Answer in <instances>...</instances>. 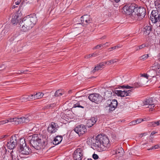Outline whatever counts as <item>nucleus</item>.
<instances>
[{
  "mask_svg": "<svg viewBox=\"0 0 160 160\" xmlns=\"http://www.w3.org/2000/svg\"><path fill=\"white\" fill-rule=\"evenodd\" d=\"M20 19V18H19V16L18 14L14 15L12 19V23L13 24H17L18 22Z\"/></svg>",
  "mask_w": 160,
  "mask_h": 160,
  "instance_id": "nucleus-24",
  "label": "nucleus"
},
{
  "mask_svg": "<svg viewBox=\"0 0 160 160\" xmlns=\"http://www.w3.org/2000/svg\"><path fill=\"white\" fill-rule=\"evenodd\" d=\"M137 5L134 3H130L124 7L123 10L126 14L130 15L132 14L133 12L134 13L135 9Z\"/></svg>",
  "mask_w": 160,
  "mask_h": 160,
  "instance_id": "nucleus-6",
  "label": "nucleus"
},
{
  "mask_svg": "<svg viewBox=\"0 0 160 160\" xmlns=\"http://www.w3.org/2000/svg\"><path fill=\"white\" fill-rule=\"evenodd\" d=\"M106 36H103L101 38V39H104L106 38Z\"/></svg>",
  "mask_w": 160,
  "mask_h": 160,
  "instance_id": "nucleus-64",
  "label": "nucleus"
},
{
  "mask_svg": "<svg viewBox=\"0 0 160 160\" xmlns=\"http://www.w3.org/2000/svg\"><path fill=\"white\" fill-rule=\"evenodd\" d=\"M29 121V118H28L22 117L20 118H17V124L27 123Z\"/></svg>",
  "mask_w": 160,
  "mask_h": 160,
  "instance_id": "nucleus-15",
  "label": "nucleus"
},
{
  "mask_svg": "<svg viewBox=\"0 0 160 160\" xmlns=\"http://www.w3.org/2000/svg\"><path fill=\"white\" fill-rule=\"evenodd\" d=\"M118 105V102L117 100L114 99L113 100L112 102H111L109 106V112L114 110L115 108L117 107Z\"/></svg>",
  "mask_w": 160,
  "mask_h": 160,
  "instance_id": "nucleus-17",
  "label": "nucleus"
},
{
  "mask_svg": "<svg viewBox=\"0 0 160 160\" xmlns=\"http://www.w3.org/2000/svg\"><path fill=\"white\" fill-rule=\"evenodd\" d=\"M107 64V62H101L99 64H98L92 70L93 72H95L96 71H98L99 70L102 69L103 68V67L105 65Z\"/></svg>",
  "mask_w": 160,
  "mask_h": 160,
  "instance_id": "nucleus-19",
  "label": "nucleus"
},
{
  "mask_svg": "<svg viewBox=\"0 0 160 160\" xmlns=\"http://www.w3.org/2000/svg\"><path fill=\"white\" fill-rule=\"evenodd\" d=\"M145 47H146V45L145 44H142L139 46V49L140 50L144 48Z\"/></svg>",
  "mask_w": 160,
  "mask_h": 160,
  "instance_id": "nucleus-52",
  "label": "nucleus"
},
{
  "mask_svg": "<svg viewBox=\"0 0 160 160\" xmlns=\"http://www.w3.org/2000/svg\"><path fill=\"white\" fill-rule=\"evenodd\" d=\"M130 125H135L136 124V122L135 121V120H134L132 121V122H130Z\"/></svg>",
  "mask_w": 160,
  "mask_h": 160,
  "instance_id": "nucleus-51",
  "label": "nucleus"
},
{
  "mask_svg": "<svg viewBox=\"0 0 160 160\" xmlns=\"http://www.w3.org/2000/svg\"><path fill=\"white\" fill-rule=\"evenodd\" d=\"M119 47H118V46H115V47H112V48H109V51H111L112 50H114L115 49H117Z\"/></svg>",
  "mask_w": 160,
  "mask_h": 160,
  "instance_id": "nucleus-50",
  "label": "nucleus"
},
{
  "mask_svg": "<svg viewBox=\"0 0 160 160\" xmlns=\"http://www.w3.org/2000/svg\"><path fill=\"white\" fill-rule=\"evenodd\" d=\"M143 121H144L143 119H138L136 120H135L137 124L140 123Z\"/></svg>",
  "mask_w": 160,
  "mask_h": 160,
  "instance_id": "nucleus-47",
  "label": "nucleus"
},
{
  "mask_svg": "<svg viewBox=\"0 0 160 160\" xmlns=\"http://www.w3.org/2000/svg\"><path fill=\"white\" fill-rule=\"evenodd\" d=\"M156 8L157 9V10H158L159 11V10H160V4L159 5L158 7H157Z\"/></svg>",
  "mask_w": 160,
  "mask_h": 160,
  "instance_id": "nucleus-59",
  "label": "nucleus"
},
{
  "mask_svg": "<svg viewBox=\"0 0 160 160\" xmlns=\"http://www.w3.org/2000/svg\"><path fill=\"white\" fill-rule=\"evenodd\" d=\"M118 60L117 59H113L107 62H107V64L108 65H110L111 64H114V63L117 62Z\"/></svg>",
  "mask_w": 160,
  "mask_h": 160,
  "instance_id": "nucleus-32",
  "label": "nucleus"
},
{
  "mask_svg": "<svg viewBox=\"0 0 160 160\" xmlns=\"http://www.w3.org/2000/svg\"><path fill=\"white\" fill-rule=\"evenodd\" d=\"M74 131L79 134H84L86 132L87 129L85 126L83 124L78 125L74 129Z\"/></svg>",
  "mask_w": 160,
  "mask_h": 160,
  "instance_id": "nucleus-10",
  "label": "nucleus"
},
{
  "mask_svg": "<svg viewBox=\"0 0 160 160\" xmlns=\"http://www.w3.org/2000/svg\"><path fill=\"white\" fill-rule=\"evenodd\" d=\"M62 138L61 136H57L54 138L53 141V144L54 145H58L62 141Z\"/></svg>",
  "mask_w": 160,
  "mask_h": 160,
  "instance_id": "nucleus-22",
  "label": "nucleus"
},
{
  "mask_svg": "<svg viewBox=\"0 0 160 160\" xmlns=\"http://www.w3.org/2000/svg\"><path fill=\"white\" fill-rule=\"evenodd\" d=\"M5 68V67L4 66V65H2V66H0V70H2L4 69Z\"/></svg>",
  "mask_w": 160,
  "mask_h": 160,
  "instance_id": "nucleus-56",
  "label": "nucleus"
},
{
  "mask_svg": "<svg viewBox=\"0 0 160 160\" xmlns=\"http://www.w3.org/2000/svg\"><path fill=\"white\" fill-rule=\"evenodd\" d=\"M152 30L151 27V26H146L143 28L144 34L146 35H148L150 33Z\"/></svg>",
  "mask_w": 160,
  "mask_h": 160,
  "instance_id": "nucleus-25",
  "label": "nucleus"
},
{
  "mask_svg": "<svg viewBox=\"0 0 160 160\" xmlns=\"http://www.w3.org/2000/svg\"><path fill=\"white\" fill-rule=\"evenodd\" d=\"M81 19H84L85 20V22L89 24L92 22V19L90 16L87 15H84L81 17Z\"/></svg>",
  "mask_w": 160,
  "mask_h": 160,
  "instance_id": "nucleus-26",
  "label": "nucleus"
},
{
  "mask_svg": "<svg viewBox=\"0 0 160 160\" xmlns=\"http://www.w3.org/2000/svg\"><path fill=\"white\" fill-rule=\"evenodd\" d=\"M148 57V54L144 55L140 57V58L141 60H144L146 59Z\"/></svg>",
  "mask_w": 160,
  "mask_h": 160,
  "instance_id": "nucleus-38",
  "label": "nucleus"
},
{
  "mask_svg": "<svg viewBox=\"0 0 160 160\" xmlns=\"http://www.w3.org/2000/svg\"><path fill=\"white\" fill-rule=\"evenodd\" d=\"M18 149L19 152L21 153V155L22 154L27 155L30 152V149L26 145L24 147L18 148Z\"/></svg>",
  "mask_w": 160,
  "mask_h": 160,
  "instance_id": "nucleus-13",
  "label": "nucleus"
},
{
  "mask_svg": "<svg viewBox=\"0 0 160 160\" xmlns=\"http://www.w3.org/2000/svg\"><path fill=\"white\" fill-rule=\"evenodd\" d=\"M108 138L105 136L98 135L96 138L95 145L100 151L106 150L110 146Z\"/></svg>",
  "mask_w": 160,
  "mask_h": 160,
  "instance_id": "nucleus-3",
  "label": "nucleus"
},
{
  "mask_svg": "<svg viewBox=\"0 0 160 160\" xmlns=\"http://www.w3.org/2000/svg\"><path fill=\"white\" fill-rule=\"evenodd\" d=\"M84 108V105L82 103V101H79L77 102L76 104H74L73 105V108Z\"/></svg>",
  "mask_w": 160,
  "mask_h": 160,
  "instance_id": "nucleus-28",
  "label": "nucleus"
},
{
  "mask_svg": "<svg viewBox=\"0 0 160 160\" xmlns=\"http://www.w3.org/2000/svg\"><path fill=\"white\" fill-rule=\"evenodd\" d=\"M20 3V1H18L17 2H15L16 5H19Z\"/></svg>",
  "mask_w": 160,
  "mask_h": 160,
  "instance_id": "nucleus-61",
  "label": "nucleus"
},
{
  "mask_svg": "<svg viewBox=\"0 0 160 160\" xmlns=\"http://www.w3.org/2000/svg\"><path fill=\"white\" fill-rule=\"evenodd\" d=\"M146 9L145 8L140 7H137L135 9L134 13L132 14V16L135 15L134 18L136 20H141L145 17L146 15Z\"/></svg>",
  "mask_w": 160,
  "mask_h": 160,
  "instance_id": "nucleus-4",
  "label": "nucleus"
},
{
  "mask_svg": "<svg viewBox=\"0 0 160 160\" xmlns=\"http://www.w3.org/2000/svg\"><path fill=\"white\" fill-rule=\"evenodd\" d=\"M152 127H156V122H152Z\"/></svg>",
  "mask_w": 160,
  "mask_h": 160,
  "instance_id": "nucleus-55",
  "label": "nucleus"
},
{
  "mask_svg": "<svg viewBox=\"0 0 160 160\" xmlns=\"http://www.w3.org/2000/svg\"><path fill=\"white\" fill-rule=\"evenodd\" d=\"M61 91L60 90H58L56 91L55 93V96L58 97L62 95V93L61 92Z\"/></svg>",
  "mask_w": 160,
  "mask_h": 160,
  "instance_id": "nucleus-35",
  "label": "nucleus"
},
{
  "mask_svg": "<svg viewBox=\"0 0 160 160\" xmlns=\"http://www.w3.org/2000/svg\"><path fill=\"white\" fill-rule=\"evenodd\" d=\"M147 73H148V76L151 78H154L156 76L160 75V74H158V73L151 68L150 70L147 72Z\"/></svg>",
  "mask_w": 160,
  "mask_h": 160,
  "instance_id": "nucleus-20",
  "label": "nucleus"
},
{
  "mask_svg": "<svg viewBox=\"0 0 160 160\" xmlns=\"http://www.w3.org/2000/svg\"><path fill=\"white\" fill-rule=\"evenodd\" d=\"M37 20L36 16H30L24 18L19 23L20 27L23 31L31 29L36 24Z\"/></svg>",
  "mask_w": 160,
  "mask_h": 160,
  "instance_id": "nucleus-2",
  "label": "nucleus"
},
{
  "mask_svg": "<svg viewBox=\"0 0 160 160\" xmlns=\"http://www.w3.org/2000/svg\"><path fill=\"white\" fill-rule=\"evenodd\" d=\"M157 101L155 99L153 98H151L148 99H146L143 101L144 105H148V108H149V111H152V109L153 108L155 105L154 104L156 103Z\"/></svg>",
  "mask_w": 160,
  "mask_h": 160,
  "instance_id": "nucleus-7",
  "label": "nucleus"
},
{
  "mask_svg": "<svg viewBox=\"0 0 160 160\" xmlns=\"http://www.w3.org/2000/svg\"><path fill=\"white\" fill-rule=\"evenodd\" d=\"M11 156L12 160H20V157H21V155H18V153L16 152H14L12 151L11 152Z\"/></svg>",
  "mask_w": 160,
  "mask_h": 160,
  "instance_id": "nucleus-23",
  "label": "nucleus"
},
{
  "mask_svg": "<svg viewBox=\"0 0 160 160\" xmlns=\"http://www.w3.org/2000/svg\"><path fill=\"white\" fill-rule=\"evenodd\" d=\"M19 148H20L26 145L25 143V140L24 138H21L19 139Z\"/></svg>",
  "mask_w": 160,
  "mask_h": 160,
  "instance_id": "nucleus-29",
  "label": "nucleus"
},
{
  "mask_svg": "<svg viewBox=\"0 0 160 160\" xmlns=\"http://www.w3.org/2000/svg\"><path fill=\"white\" fill-rule=\"evenodd\" d=\"M29 96H30L29 100H30L31 99L35 100L37 99L36 98V97L35 94H31Z\"/></svg>",
  "mask_w": 160,
  "mask_h": 160,
  "instance_id": "nucleus-42",
  "label": "nucleus"
},
{
  "mask_svg": "<svg viewBox=\"0 0 160 160\" xmlns=\"http://www.w3.org/2000/svg\"><path fill=\"white\" fill-rule=\"evenodd\" d=\"M150 68L157 72L158 74L160 75V64L158 62H155Z\"/></svg>",
  "mask_w": 160,
  "mask_h": 160,
  "instance_id": "nucleus-18",
  "label": "nucleus"
},
{
  "mask_svg": "<svg viewBox=\"0 0 160 160\" xmlns=\"http://www.w3.org/2000/svg\"><path fill=\"white\" fill-rule=\"evenodd\" d=\"M115 93L118 96H120L121 97H124L128 96V93L126 92L125 90H115Z\"/></svg>",
  "mask_w": 160,
  "mask_h": 160,
  "instance_id": "nucleus-21",
  "label": "nucleus"
},
{
  "mask_svg": "<svg viewBox=\"0 0 160 160\" xmlns=\"http://www.w3.org/2000/svg\"><path fill=\"white\" fill-rule=\"evenodd\" d=\"M160 12L158 10H153L151 14V20L152 22L156 23L160 20Z\"/></svg>",
  "mask_w": 160,
  "mask_h": 160,
  "instance_id": "nucleus-9",
  "label": "nucleus"
},
{
  "mask_svg": "<svg viewBox=\"0 0 160 160\" xmlns=\"http://www.w3.org/2000/svg\"><path fill=\"white\" fill-rule=\"evenodd\" d=\"M157 132H152L151 134V135H153L155 133H157Z\"/></svg>",
  "mask_w": 160,
  "mask_h": 160,
  "instance_id": "nucleus-62",
  "label": "nucleus"
},
{
  "mask_svg": "<svg viewBox=\"0 0 160 160\" xmlns=\"http://www.w3.org/2000/svg\"><path fill=\"white\" fill-rule=\"evenodd\" d=\"M160 4V0H156L154 2V4L156 8L158 7L159 5Z\"/></svg>",
  "mask_w": 160,
  "mask_h": 160,
  "instance_id": "nucleus-41",
  "label": "nucleus"
},
{
  "mask_svg": "<svg viewBox=\"0 0 160 160\" xmlns=\"http://www.w3.org/2000/svg\"><path fill=\"white\" fill-rule=\"evenodd\" d=\"M141 76L146 78L147 79H148V77H149V76H148V73L147 74L144 73L141 74Z\"/></svg>",
  "mask_w": 160,
  "mask_h": 160,
  "instance_id": "nucleus-45",
  "label": "nucleus"
},
{
  "mask_svg": "<svg viewBox=\"0 0 160 160\" xmlns=\"http://www.w3.org/2000/svg\"><path fill=\"white\" fill-rule=\"evenodd\" d=\"M74 28H75V31L77 32V33H76L77 35L79 34L80 33L83 32V29L82 28L83 26L80 22L79 23L74 25Z\"/></svg>",
  "mask_w": 160,
  "mask_h": 160,
  "instance_id": "nucleus-14",
  "label": "nucleus"
},
{
  "mask_svg": "<svg viewBox=\"0 0 160 160\" xmlns=\"http://www.w3.org/2000/svg\"><path fill=\"white\" fill-rule=\"evenodd\" d=\"M89 99L92 102L96 103H99L102 101V97L98 93H92L88 96Z\"/></svg>",
  "mask_w": 160,
  "mask_h": 160,
  "instance_id": "nucleus-8",
  "label": "nucleus"
},
{
  "mask_svg": "<svg viewBox=\"0 0 160 160\" xmlns=\"http://www.w3.org/2000/svg\"><path fill=\"white\" fill-rule=\"evenodd\" d=\"M113 151L115 152L116 154L118 155V156H121L123 155L124 150L122 147H120L116 151L114 150Z\"/></svg>",
  "mask_w": 160,
  "mask_h": 160,
  "instance_id": "nucleus-27",
  "label": "nucleus"
},
{
  "mask_svg": "<svg viewBox=\"0 0 160 160\" xmlns=\"http://www.w3.org/2000/svg\"><path fill=\"white\" fill-rule=\"evenodd\" d=\"M19 138L17 134L12 136L9 141L7 142V145L8 148L10 149H13L15 148L18 144Z\"/></svg>",
  "mask_w": 160,
  "mask_h": 160,
  "instance_id": "nucleus-5",
  "label": "nucleus"
},
{
  "mask_svg": "<svg viewBox=\"0 0 160 160\" xmlns=\"http://www.w3.org/2000/svg\"><path fill=\"white\" fill-rule=\"evenodd\" d=\"M80 22L82 25L83 26H85L86 25H87L88 24V23L87 22H85V20L84 19H81V17L80 18Z\"/></svg>",
  "mask_w": 160,
  "mask_h": 160,
  "instance_id": "nucleus-36",
  "label": "nucleus"
},
{
  "mask_svg": "<svg viewBox=\"0 0 160 160\" xmlns=\"http://www.w3.org/2000/svg\"><path fill=\"white\" fill-rule=\"evenodd\" d=\"M159 148V146L158 145H155L154 146H152L151 148H150L149 149H148V150H152V149H157L158 148Z\"/></svg>",
  "mask_w": 160,
  "mask_h": 160,
  "instance_id": "nucleus-40",
  "label": "nucleus"
},
{
  "mask_svg": "<svg viewBox=\"0 0 160 160\" xmlns=\"http://www.w3.org/2000/svg\"><path fill=\"white\" fill-rule=\"evenodd\" d=\"M37 135H34L30 141L31 146L34 149L39 150L43 149L47 145L48 137L45 136L42 139L37 137Z\"/></svg>",
  "mask_w": 160,
  "mask_h": 160,
  "instance_id": "nucleus-1",
  "label": "nucleus"
},
{
  "mask_svg": "<svg viewBox=\"0 0 160 160\" xmlns=\"http://www.w3.org/2000/svg\"><path fill=\"white\" fill-rule=\"evenodd\" d=\"M139 50H140V49H139V46L135 48V50L136 51H139Z\"/></svg>",
  "mask_w": 160,
  "mask_h": 160,
  "instance_id": "nucleus-60",
  "label": "nucleus"
},
{
  "mask_svg": "<svg viewBox=\"0 0 160 160\" xmlns=\"http://www.w3.org/2000/svg\"><path fill=\"white\" fill-rule=\"evenodd\" d=\"M92 157L94 159H97L98 158V155L95 153L92 155Z\"/></svg>",
  "mask_w": 160,
  "mask_h": 160,
  "instance_id": "nucleus-48",
  "label": "nucleus"
},
{
  "mask_svg": "<svg viewBox=\"0 0 160 160\" xmlns=\"http://www.w3.org/2000/svg\"><path fill=\"white\" fill-rule=\"evenodd\" d=\"M55 105V104L54 103L51 104L49 105V107H48V108H52L53 107H54Z\"/></svg>",
  "mask_w": 160,
  "mask_h": 160,
  "instance_id": "nucleus-53",
  "label": "nucleus"
},
{
  "mask_svg": "<svg viewBox=\"0 0 160 160\" xmlns=\"http://www.w3.org/2000/svg\"><path fill=\"white\" fill-rule=\"evenodd\" d=\"M108 43V42H107L106 43H105V44H99V45H97L96 46H95L94 47V49H99L100 48H101V47H102L104 45H105L106 44V43Z\"/></svg>",
  "mask_w": 160,
  "mask_h": 160,
  "instance_id": "nucleus-39",
  "label": "nucleus"
},
{
  "mask_svg": "<svg viewBox=\"0 0 160 160\" xmlns=\"http://www.w3.org/2000/svg\"><path fill=\"white\" fill-rule=\"evenodd\" d=\"M30 96H29L23 95L20 98V100H22V102H25L28 100L29 101Z\"/></svg>",
  "mask_w": 160,
  "mask_h": 160,
  "instance_id": "nucleus-31",
  "label": "nucleus"
},
{
  "mask_svg": "<svg viewBox=\"0 0 160 160\" xmlns=\"http://www.w3.org/2000/svg\"><path fill=\"white\" fill-rule=\"evenodd\" d=\"M148 135V133L147 132H144L143 133H142L140 134H139L138 135V137L140 138H141L143 136H146Z\"/></svg>",
  "mask_w": 160,
  "mask_h": 160,
  "instance_id": "nucleus-44",
  "label": "nucleus"
},
{
  "mask_svg": "<svg viewBox=\"0 0 160 160\" xmlns=\"http://www.w3.org/2000/svg\"><path fill=\"white\" fill-rule=\"evenodd\" d=\"M132 89L129 90L128 91H125L126 92H127L128 93V96H129V94H130V93L131 92H132Z\"/></svg>",
  "mask_w": 160,
  "mask_h": 160,
  "instance_id": "nucleus-54",
  "label": "nucleus"
},
{
  "mask_svg": "<svg viewBox=\"0 0 160 160\" xmlns=\"http://www.w3.org/2000/svg\"><path fill=\"white\" fill-rule=\"evenodd\" d=\"M36 98L37 99L41 98L44 95V94L42 92H38L35 94Z\"/></svg>",
  "mask_w": 160,
  "mask_h": 160,
  "instance_id": "nucleus-33",
  "label": "nucleus"
},
{
  "mask_svg": "<svg viewBox=\"0 0 160 160\" xmlns=\"http://www.w3.org/2000/svg\"><path fill=\"white\" fill-rule=\"evenodd\" d=\"M152 122L149 123L147 125L149 127H152Z\"/></svg>",
  "mask_w": 160,
  "mask_h": 160,
  "instance_id": "nucleus-57",
  "label": "nucleus"
},
{
  "mask_svg": "<svg viewBox=\"0 0 160 160\" xmlns=\"http://www.w3.org/2000/svg\"><path fill=\"white\" fill-rule=\"evenodd\" d=\"M58 124L54 122H52L49 125L47 130L48 132L50 134H52L56 132L58 130Z\"/></svg>",
  "mask_w": 160,
  "mask_h": 160,
  "instance_id": "nucleus-11",
  "label": "nucleus"
},
{
  "mask_svg": "<svg viewBox=\"0 0 160 160\" xmlns=\"http://www.w3.org/2000/svg\"><path fill=\"white\" fill-rule=\"evenodd\" d=\"M97 55V54L95 53H93L92 54H90L86 56L85 57V58H89L92 57H94Z\"/></svg>",
  "mask_w": 160,
  "mask_h": 160,
  "instance_id": "nucleus-37",
  "label": "nucleus"
},
{
  "mask_svg": "<svg viewBox=\"0 0 160 160\" xmlns=\"http://www.w3.org/2000/svg\"><path fill=\"white\" fill-rule=\"evenodd\" d=\"M121 87L123 88H126L127 89L132 88L131 86L128 85H123L121 86Z\"/></svg>",
  "mask_w": 160,
  "mask_h": 160,
  "instance_id": "nucleus-43",
  "label": "nucleus"
},
{
  "mask_svg": "<svg viewBox=\"0 0 160 160\" xmlns=\"http://www.w3.org/2000/svg\"><path fill=\"white\" fill-rule=\"evenodd\" d=\"M82 149L80 148H78L76 150L74 153L73 158L75 160H81L83 158V153L82 152Z\"/></svg>",
  "mask_w": 160,
  "mask_h": 160,
  "instance_id": "nucleus-12",
  "label": "nucleus"
},
{
  "mask_svg": "<svg viewBox=\"0 0 160 160\" xmlns=\"http://www.w3.org/2000/svg\"><path fill=\"white\" fill-rule=\"evenodd\" d=\"M142 84L140 82H137L134 83V84L132 85L131 86L132 88H138L139 87L141 86Z\"/></svg>",
  "mask_w": 160,
  "mask_h": 160,
  "instance_id": "nucleus-34",
  "label": "nucleus"
},
{
  "mask_svg": "<svg viewBox=\"0 0 160 160\" xmlns=\"http://www.w3.org/2000/svg\"><path fill=\"white\" fill-rule=\"evenodd\" d=\"M97 121V118L94 117H92L90 119L88 120L87 125L88 127L90 128L93 126Z\"/></svg>",
  "mask_w": 160,
  "mask_h": 160,
  "instance_id": "nucleus-16",
  "label": "nucleus"
},
{
  "mask_svg": "<svg viewBox=\"0 0 160 160\" xmlns=\"http://www.w3.org/2000/svg\"><path fill=\"white\" fill-rule=\"evenodd\" d=\"M7 122L6 120H3L0 121V125H3L4 124L7 123Z\"/></svg>",
  "mask_w": 160,
  "mask_h": 160,
  "instance_id": "nucleus-49",
  "label": "nucleus"
},
{
  "mask_svg": "<svg viewBox=\"0 0 160 160\" xmlns=\"http://www.w3.org/2000/svg\"><path fill=\"white\" fill-rule=\"evenodd\" d=\"M24 71L23 70H19V71L20 72H19V73H24V72H23Z\"/></svg>",
  "mask_w": 160,
  "mask_h": 160,
  "instance_id": "nucleus-63",
  "label": "nucleus"
},
{
  "mask_svg": "<svg viewBox=\"0 0 160 160\" xmlns=\"http://www.w3.org/2000/svg\"><path fill=\"white\" fill-rule=\"evenodd\" d=\"M7 123L8 122H13V124H17V118H8L6 119Z\"/></svg>",
  "mask_w": 160,
  "mask_h": 160,
  "instance_id": "nucleus-30",
  "label": "nucleus"
},
{
  "mask_svg": "<svg viewBox=\"0 0 160 160\" xmlns=\"http://www.w3.org/2000/svg\"><path fill=\"white\" fill-rule=\"evenodd\" d=\"M160 124V121H156V127L159 125Z\"/></svg>",
  "mask_w": 160,
  "mask_h": 160,
  "instance_id": "nucleus-58",
  "label": "nucleus"
},
{
  "mask_svg": "<svg viewBox=\"0 0 160 160\" xmlns=\"http://www.w3.org/2000/svg\"><path fill=\"white\" fill-rule=\"evenodd\" d=\"M3 158L2 160H9V157L8 156H6L5 155H3L2 156Z\"/></svg>",
  "mask_w": 160,
  "mask_h": 160,
  "instance_id": "nucleus-46",
  "label": "nucleus"
}]
</instances>
